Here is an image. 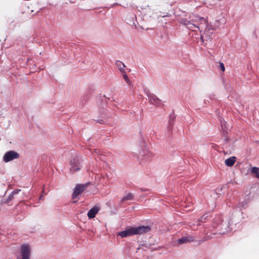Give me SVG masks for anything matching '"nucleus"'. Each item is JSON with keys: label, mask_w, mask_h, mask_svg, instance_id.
<instances>
[{"label": "nucleus", "mask_w": 259, "mask_h": 259, "mask_svg": "<svg viewBox=\"0 0 259 259\" xmlns=\"http://www.w3.org/2000/svg\"><path fill=\"white\" fill-rule=\"evenodd\" d=\"M208 217V213H205L203 214L199 219H198L196 223L190 222L189 223L188 225L190 228L193 231L198 230L199 227L202 226V227L204 229V233L207 235V233L206 232V230L208 228V226L207 225H203V223L206 222Z\"/></svg>", "instance_id": "obj_1"}, {"label": "nucleus", "mask_w": 259, "mask_h": 259, "mask_svg": "<svg viewBox=\"0 0 259 259\" xmlns=\"http://www.w3.org/2000/svg\"><path fill=\"white\" fill-rule=\"evenodd\" d=\"M204 24L205 26L203 29V32L200 33V37L203 42L211 40L213 38L214 30V28L211 25L208 24L206 19H205Z\"/></svg>", "instance_id": "obj_2"}, {"label": "nucleus", "mask_w": 259, "mask_h": 259, "mask_svg": "<svg viewBox=\"0 0 259 259\" xmlns=\"http://www.w3.org/2000/svg\"><path fill=\"white\" fill-rule=\"evenodd\" d=\"M194 22L193 23L192 28H191L190 30L193 31L199 30L200 33H202L203 32V29L205 26L204 25V22H205V19L203 17H201L197 15L194 16Z\"/></svg>", "instance_id": "obj_3"}, {"label": "nucleus", "mask_w": 259, "mask_h": 259, "mask_svg": "<svg viewBox=\"0 0 259 259\" xmlns=\"http://www.w3.org/2000/svg\"><path fill=\"white\" fill-rule=\"evenodd\" d=\"M20 248L21 259H30L31 249L30 246L26 243L23 244L21 245Z\"/></svg>", "instance_id": "obj_4"}, {"label": "nucleus", "mask_w": 259, "mask_h": 259, "mask_svg": "<svg viewBox=\"0 0 259 259\" xmlns=\"http://www.w3.org/2000/svg\"><path fill=\"white\" fill-rule=\"evenodd\" d=\"M70 171L71 173L73 174L78 171L81 167L80 159L78 157L72 158L70 161Z\"/></svg>", "instance_id": "obj_5"}, {"label": "nucleus", "mask_w": 259, "mask_h": 259, "mask_svg": "<svg viewBox=\"0 0 259 259\" xmlns=\"http://www.w3.org/2000/svg\"><path fill=\"white\" fill-rule=\"evenodd\" d=\"M89 183L77 184L72 194V198H76L79 194L82 193L87 188Z\"/></svg>", "instance_id": "obj_6"}, {"label": "nucleus", "mask_w": 259, "mask_h": 259, "mask_svg": "<svg viewBox=\"0 0 259 259\" xmlns=\"http://www.w3.org/2000/svg\"><path fill=\"white\" fill-rule=\"evenodd\" d=\"M20 155L18 152L11 150L4 154L3 160L5 162L7 163L14 159H18Z\"/></svg>", "instance_id": "obj_7"}, {"label": "nucleus", "mask_w": 259, "mask_h": 259, "mask_svg": "<svg viewBox=\"0 0 259 259\" xmlns=\"http://www.w3.org/2000/svg\"><path fill=\"white\" fill-rule=\"evenodd\" d=\"M133 233L134 235L142 234L149 232L151 228L149 226H142L136 227H133Z\"/></svg>", "instance_id": "obj_8"}, {"label": "nucleus", "mask_w": 259, "mask_h": 259, "mask_svg": "<svg viewBox=\"0 0 259 259\" xmlns=\"http://www.w3.org/2000/svg\"><path fill=\"white\" fill-rule=\"evenodd\" d=\"M146 95L148 97L149 102L151 104L157 106H160L162 105L161 101L158 99L155 95L149 93L148 91L146 92Z\"/></svg>", "instance_id": "obj_9"}, {"label": "nucleus", "mask_w": 259, "mask_h": 259, "mask_svg": "<svg viewBox=\"0 0 259 259\" xmlns=\"http://www.w3.org/2000/svg\"><path fill=\"white\" fill-rule=\"evenodd\" d=\"M195 15H192L190 17V20L187 19H182L180 21V23L184 26H186L187 28L190 30L192 28L193 23H194V20Z\"/></svg>", "instance_id": "obj_10"}, {"label": "nucleus", "mask_w": 259, "mask_h": 259, "mask_svg": "<svg viewBox=\"0 0 259 259\" xmlns=\"http://www.w3.org/2000/svg\"><path fill=\"white\" fill-rule=\"evenodd\" d=\"M195 241V237L193 236L187 235L183 236L181 238L177 239V242L178 244L181 245L183 244L190 243Z\"/></svg>", "instance_id": "obj_11"}, {"label": "nucleus", "mask_w": 259, "mask_h": 259, "mask_svg": "<svg viewBox=\"0 0 259 259\" xmlns=\"http://www.w3.org/2000/svg\"><path fill=\"white\" fill-rule=\"evenodd\" d=\"M176 115L174 112L171 113L169 116V120L168 122L167 130L170 133L172 130L173 126L175 124V120L176 119Z\"/></svg>", "instance_id": "obj_12"}, {"label": "nucleus", "mask_w": 259, "mask_h": 259, "mask_svg": "<svg viewBox=\"0 0 259 259\" xmlns=\"http://www.w3.org/2000/svg\"><path fill=\"white\" fill-rule=\"evenodd\" d=\"M133 230V227H131L130 228L126 229L124 231L119 232L118 233V235L120 236L121 237H126L133 235H134V233H133V232H134Z\"/></svg>", "instance_id": "obj_13"}, {"label": "nucleus", "mask_w": 259, "mask_h": 259, "mask_svg": "<svg viewBox=\"0 0 259 259\" xmlns=\"http://www.w3.org/2000/svg\"><path fill=\"white\" fill-rule=\"evenodd\" d=\"M99 209V207L97 206H94L93 208L90 209L88 212V217L89 219H93L95 218Z\"/></svg>", "instance_id": "obj_14"}, {"label": "nucleus", "mask_w": 259, "mask_h": 259, "mask_svg": "<svg viewBox=\"0 0 259 259\" xmlns=\"http://www.w3.org/2000/svg\"><path fill=\"white\" fill-rule=\"evenodd\" d=\"M139 154L146 160H150L153 157V154L147 150L140 151Z\"/></svg>", "instance_id": "obj_15"}, {"label": "nucleus", "mask_w": 259, "mask_h": 259, "mask_svg": "<svg viewBox=\"0 0 259 259\" xmlns=\"http://www.w3.org/2000/svg\"><path fill=\"white\" fill-rule=\"evenodd\" d=\"M236 157L232 156L225 160V163L228 166H232L234 165L236 161Z\"/></svg>", "instance_id": "obj_16"}, {"label": "nucleus", "mask_w": 259, "mask_h": 259, "mask_svg": "<svg viewBox=\"0 0 259 259\" xmlns=\"http://www.w3.org/2000/svg\"><path fill=\"white\" fill-rule=\"evenodd\" d=\"M115 65L121 73H124L125 66L122 62L117 60L115 62Z\"/></svg>", "instance_id": "obj_17"}, {"label": "nucleus", "mask_w": 259, "mask_h": 259, "mask_svg": "<svg viewBox=\"0 0 259 259\" xmlns=\"http://www.w3.org/2000/svg\"><path fill=\"white\" fill-rule=\"evenodd\" d=\"M127 23L132 26H136V22H137V17L135 15H132L129 18H127Z\"/></svg>", "instance_id": "obj_18"}, {"label": "nucleus", "mask_w": 259, "mask_h": 259, "mask_svg": "<svg viewBox=\"0 0 259 259\" xmlns=\"http://www.w3.org/2000/svg\"><path fill=\"white\" fill-rule=\"evenodd\" d=\"M250 196H248L247 198V201L245 200L243 202H239L237 204V207L241 210L243 208H245L246 207L247 203L249 200Z\"/></svg>", "instance_id": "obj_19"}, {"label": "nucleus", "mask_w": 259, "mask_h": 259, "mask_svg": "<svg viewBox=\"0 0 259 259\" xmlns=\"http://www.w3.org/2000/svg\"><path fill=\"white\" fill-rule=\"evenodd\" d=\"M133 199V195L132 193H128L124 197H123L120 200L121 202H123L126 200H131Z\"/></svg>", "instance_id": "obj_20"}, {"label": "nucleus", "mask_w": 259, "mask_h": 259, "mask_svg": "<svg viewBox=\"0 0 259 259\" xmlns=\"http://www.w3.org/2000/svg\"><path fill=\"white\" fill-rule=\"evenodd\" d=\"M220 123L222 129L223 131L224 134H225V133H227V127L226 126V122L225 121L221 120Z\"/></svg>", "instance_id": "obj_21"}, {"label": "nucleus", "mask_w": 259, "mask_h": 259, "mask_svg": "<svg viewBox=\"0 0 259 259\" xmlns=\"http://www.w3.org/2000/svg\"><path fill=\"white\" fill-rule=\"evenodd\" d=\"M252 173H254L256 174V177L257 178H259V168L257 167H253L251 168V170Z\"/></svg>", "instance_id": "obj_22"}, {"label": "nucleus", "mask_w": 259, "mask_h": 259, "mask_svg": "<svg viewBox=\"0 0 259 259\" xmlns=\"http://www.w3.org/2000/svg\"><path fill=\"white\" fill-rule=\"evenodd\" d=\"M13 197H14V195L11 193L9 195V196L8 197L7 199L6 200L5 203H9L13 199Z\"/></svg>", "instance_id": "obj_23"}, {"label": "nucleus", "mask_w": 259, "mask_h": 259, "mask_svg": "<svg viewBox=\"0 0 259 259\" xmlns=\"http://www.w3.org/2000/svg\"><path fill=\"white\" fill-rule=\"evenodd\" d=\"M123 74V77L124 80L126 83H130V79L128 77L127 75L125 73V71H124V73H122Z\"/></svg>", "instance_id": "obj_24"}, {"label": "nucleus", "mask_w": 259, "mask_h": 259, "mask_svg": "<svg viewBox=\"0 0 259 259\" xmlns=\"http://www.w3.org/2000/svg\"><path fill=\"white\" fill-rule=\"evenodd\" d=\"M91 151L93 154H94V156H95V154H97L98 155H100V151L99 150L97 149H93V151H92V150H91Z\"/></svg>", "instance_id": "obj_25"}, {"label": "nucleus", "mask_w": 259, "mask_h": 259, "mask_svg": "<svg viewBox=\"0 0 259 259\" xmlns=\"http://www.w3.org/2000/svg\"><path fill=\"white\" fill-rule=\"evenodd\" d=\"M220 66L222 71H224L225 70V66L222 62H220Z\"/></svg>", "instance_id": "obj_26"}, {"label": "nucleus", "mask_w": 259, "mask_h": 259, "mask_svg": "<svg viewBox=\"0 0 259 259\" xmlns=\"http://www.w3.org/2000/svg\"><path fill=\"white\" fill-rule=\"evenodd\" d=\"M21 191L20 189H15L14 191H13L11 193L13 195L17 194L20 191Z\"/></svg>", "instance_id": "obj_27"}, {"label": "nucleus", "mask_w": 259, "mask_h": 259, "mask_svg": "<svg viewBox=\"0 0 259 259\" xmlns=\"http://www.w3.org/2000/svg\"><path fill=\"white\" fill-rule=\"evenodd\" d=\"M220 233H221V234H225V231H222V230H221V231L220 232Z\"/></svg>", "instance_id": "obj_28"}, {"label": "nucleus", "mask_w": 259, "mask_h": 259, "mask_svg": "<svg viewBox=\"0 0 259 259\" xmlns=\"http://www.w3.org/2000/svg\"><path fill=\"white\" fill-rule=\"evenodd\" d=\"M207 239H208L207 238V237H205V239H203V240H201V242H203V241H205V240H207Z\"/></svg>", "instance_id": "obj_29"}, {"label": "nucleus", "mask_w": 259, "mask_h": 259, "mask_svg": "<svg viewBox=\"0 0 259 259\" xmlns=\"http://www.w3.org/2000/svg\"><path fill=\"white\" fill-rule=\"evenodd\" d=\"M221 228H222V226L224 225L223 222H222V223L221 224Z\"/></svg>", "instance_id": "obj_30"}, {"label": "nucleus", "mask_w": 259, "mask_h": 259, "mask_svg": "<svg viewBox=\"0 0 259 259\" xmlns=\"http://www.w3.org/2000/svg\"><path fill=\"white\" fill-rule=\"evenodd\" d=\"M225 140L226 142H228L229 139L228 138H225Z\"/></svg>", "instance_id": "obj_31"}, {"label": "nucleus", "mask_w": 259, "mask_h": 259, "mask_svg": "<svg viewBox=\"0 0 259 259\" xmlns=\"http://www.w3.org/2000/svg\"><path fill=\"white\" fill-rule=\"evenodd\" d=\"M42 197V195H41L39 198V200H40L41 199V198Z\"/></svg>", "instance_id": "obj_32"}, {"label": "nucleus", "mask_w": 259, "mask_h": 259, "mask_svg": "<svg viewBox=\"0 0 259 259\" xmlns=\"http://www.w3.org/2000/svg\"><path fill=\"white\" fill-rule=\"evenodd\" d=\"M102 121V120H100V121H98V122L100 123H102V122H101Z\"/></svg>", "instance_id": "obj_33"}]
</instances>
